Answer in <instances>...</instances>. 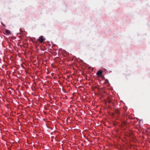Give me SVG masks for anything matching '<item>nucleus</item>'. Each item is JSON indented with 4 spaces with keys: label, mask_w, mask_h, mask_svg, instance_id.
Masks as SVG:
<instances>
[{
    "label": "nucleus",
    "mask_w": 150,
    "mask_h": 150,
    "mask_svg": "<svg viewBox=\"0 0 150 150\" xmlns=\"http://www.w3.org/2000/svg\"><path fill=\"white\" fill-rule=\"evenodd\" d=\"M102 71H98L96 73V75L98 76H100L102 75Z\"/></svg>",
    "instance_id": "2"
},
{
    "label": "nucleus",
    "mask_w": 150,
    "mask_h": 150,
    "mask_svg": "<svg viewBox=\"0 0 150 150\" xmlns=\"http://www.w3.org/2000/svg\"><path fill=\"white\" fill-rule=\"evenodd\" d=\"M115 112L117 115V116L119 117L120 112L119 110L118 109H116L115 110Z\"/></svg>",
    "instance_id": "3"
},
{
    "label": "nucleus",
    "mask_w": 150,
    "mask_h": 150,
    "mask_svg": "<svg viewBox=\"0 0 150 150\" xmlns=\"http://www.w3.org/2000/svg\"><path fill=\"white\" fill-rule=\"evenodd\" d=\"M1 23L3 26H5V25L2 22H1Z\"/></svg>",
    "instance_id": "6"
},
{
    "label": "nucleus",
    "mask_w": 150,
    "mask_h": 150,
    "mask_svg": "<svg viewBox=\"0 0 150 150\" xmlns=\"http://www.w3.org/2000/svg\"><path fill=\"white\" fill-rule=\"evenodd\" d=\"M38 40L41 43L44 40L43 38V36H41L39 37Z\"/></svg>",
    "instance_id": "1"
},
{
    "label": "nucleus",
    "mask_w": 150,
    "mask_h": 150,
    "mask_svg": "<svg viewBox=\"0 0 150 150\" xmlns=\"http://www.w3.org/2000/svg\"><path fill=\"white\" fill-rule=\"evenodd\" d=\"M5 31L6 33L8 35L11 34V32L9 30H5Z\"/></svg>",
    "instance_id": "4"
},
{
    "label": "nucleus",
    "mask_w": 150,
    "mask_h": 150,
    "mask_svg": "<svg viewBox=\"0 0 150 150\" xmlns=\"http://www.w3.org/2000/svg\"><path fill=\"white\" fill-rule=\"evenodd\" d=\"M127 114V112H125V113H124V115L125 116H128Z\"/></svg>",
    "instance_id": "5"
}]
</instances>
